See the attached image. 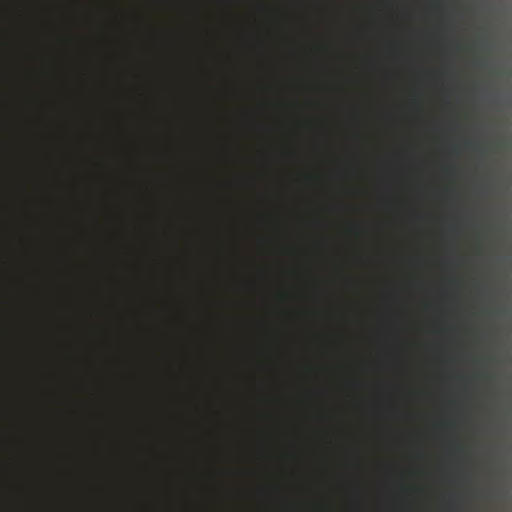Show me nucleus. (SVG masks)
I'll use <instances>...</instances> for the list:
<instances>
[{"mask_svg": "<svg viewBox=\"0 0 512 512\" xmlns=\"http://www.w3.org/2000/svg\"><path fill=\"white\" fill-rule=\"evenodd\" d=\"M446 172H447V173H449V174H451L452 172H454V168H453L452 166H448V167L446 168Z\"/></svg>", "mask_w": 512, "mask_h": 512, "instance_id": "obj_1", "label": "nucleus"}]
</instances>
